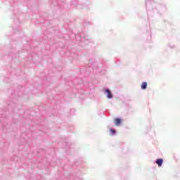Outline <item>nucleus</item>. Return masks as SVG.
<instances>
[{
	"instance_id": "f257e3e1",
	"label": "nucleus",
	"mask_w": 180,
	"mask_h": 180,
	"mask_svg": "<svg viewBox=\"0 0 180 180\" xmlns=\"http://www.w3.org/2000/svg\"><path fill=\"white\" fill-rule=\"evenodd\" d=\"M104 92H105V94H108L107 98H108V99H112V98H113V96L112 95V93L110 92V90L105 89L104 91Z\"/></svg>"
},
{
	"instance_id": "f03ea898",
	"label": "nucleus",
	"mask_w": 180,
	"mask_h": 180,
	"mask_svg": "<svg viewBox=\"0 0 180 180\" xmlns=\"http://www.w3.org/2000/svg\"><path fill=\"white\" fill-rule=\"evenodd\" d=\"M114 122L115 123V126H120V124L122 123V120H120V118H115L114 120Z\"/></svg>"
},
{
	"instance_id": "7ed1b4c3",
	"label": "nucleus",
	"mask_w": 180,
	"mask_h": 180,
	"mask_svg": "<svg viewBox=\"0 0 180 180\" xmlns=\"http://www.w3.org/2000/svg\"><path fill=\"white\" fill-rule=\"evenodd\" d=\"M162 162H164V160L162 159H158L156 160V164L158 165V167H162Z\"/></svg>"
},
{
	"instance_id": "20e7f679",
	"label": "nucleus",
	"mask_w": 180,
	"mask_h": 180,
	"mask_svg": "<svg viewBox=\"0 0 180 180\" xmlns=\"http://www.w3.org/2000/svg\"><path fill=\"white\" fill-rule=\"evenodd\" d=\"M141 89H146L147 88V82H143L141 86Z\"/></svg>"
},
{
	"instance_id": "39448f33",
	"label": "nucleus",
	"mask_w": 180,
	"mask_h": 180,
	"mask_svg": "<svg viewBox=\"0 0 180 180\" xmlns=\"http://www.w3.org/2000/svg\"><path fill=\"white\" fill-rule=\"evenodd\" d=\"M111 133H113V134H115L116 133V131H115L114 129H110Z\"/></svg>"
}]
</instances>
